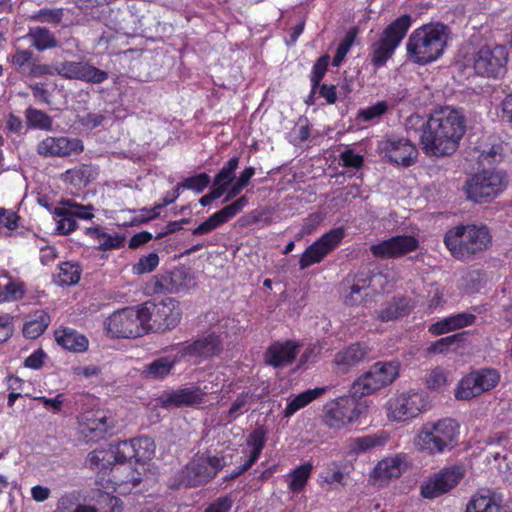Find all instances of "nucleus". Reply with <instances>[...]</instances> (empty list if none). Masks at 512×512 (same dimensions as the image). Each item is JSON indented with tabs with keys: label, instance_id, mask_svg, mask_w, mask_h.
<instances>
[{
	"label": "nucleus",
	"instance_id": "obj_1",
	"mask_svg": "<svg viewBox=\"0 0 512 512\" xmlns=\"http://www.w3.org/2000/svg\"><path fill=\"white\" fill-rule=\"evenodd\" d=\"M408 133H419V144L427 156L452 155L466 132V119L462 111L449 106L434 110L424 119L410 115L405 123Z\"/></svg>",
	"mask_w": 512,
	"mask_h": 512
},
{
	"label": "nucleus",
	"instance_id": "obj_2",
	"mask_svg": "<svg viewBox=\"0 0 512 512\" xmlns=\"http://www.w3.org/2000/svg\"><path fill=\"white\" fill-rule=\"evenodd\" d=\"M443 243L454 259L470 262L488 249L492 235L486 225L459 224L445 232Z\"/></svg>",
	"mask_w": 512,
	"mask_h": 512
},
{
	"label": "nucleus",
	"instance_id": "obj_3",
	"mask_svg": "<svg viewBox=\"0 0 512 512\" xmlns=\"http://www.w3.org/2000/svg\"><path fill=\"white\" fill-rule=\"evenodd\" d=\"M448 36L447 26L440 22H431L414 29L406 43L408 58L417 65L436 61L446 49Z\"/></svg>",
	"mask_w": 512,
	"mask_h": 512
},
{
	"label": "nucleus",
	"instance_id": "obj_4",
	"mask_svg": "<svg viewBox=\"0 0 512 512\" xmlns=\"http://www.w3.org/2000/svg\"><path fill=\"white\" fill-rule=\"evenodd\" d=\"M460 426L452 418L424 424L415 438L416 446L429 454L452 450L458 443Z\"/></svg>",
	"mask_w": 512,
	"mask_h": 512
},
{
	"label": "nucleus",
	"instance_id": "obj_5",
	"mask_svg": "<svg viewBox=\"0 0 512 512\" xmlns=\"http://www.w3.org/2000/svg\"><path fill=\"white\" fill-rule=\"evenodd\" d=\"M141 312L146 333L171 331L182 319L180 303L171 297L160 301L148 300L141 304Z\"/></svg>",
	"mask_w": 512,
	"mask_h": 512
},
{
	"label": "nucleus",
	"instance_id": "obj_6",
	"mask_svg": "<svg viewBox=\"0 0 512 512\" xmlns=\"http://www.w3.org/2000/svg\"><path fill=\"white\" fill-rule=\"evenodd\" d=\"M413 23L409 14H403L394 19L382 31L379 39L372 44L371 64L382 68L392 58L396 49L406 37Z\"/></svg>",
	"mask_w": 512,
	"mask_h": 512
},
{
	"label": "nucleus",
	"instance_id": "obj_7",
	"mask_svg": "<svg viewBox=\"0 0 512 512\" xmlns=\"http://www.w3.org/2000/svg\"><path fill=\"white\" fill-rule=\"evenodd\" d=\"M141 304L114 311L104 321L106 335L112 339L137 338L146 334Z\"/></svg>",
	"mask_w": 512,
	"mask_h": 512
},
{
	"label": "nucleus",
	"instance_id": "obj_8",
	"mask_svg": "<svg viewBox=\"0 0 512 512\" xmlns=\"http://www.w3.org/2000/svg\"><path fill=\"white\" fill-rule=\"evenodd\" d=\"M225 466L223 456L197 453L181 472V481L187 487L205 485L216 477Z\"/></svg>",
	"mask_w": 512,
	"mask_h": 512
},
{
	"label": "nucleus",
	"instance_id": "obj_9",
	"mask_svg": "<svg viewBox=\"0 0 512 512\" xmlns=\"http://www.w3.org/2000/svg\"><path fill=\"white\" fill-rule=\"evenodd\" d=\"M506 186L504 173L484 170L474 174L465 185L467 198L476 203H487L496 198Z\"/></svg>",
	"mask_w": 512,
	"mask_h": 512
},
{
	"label": "nucleus",
	"instance_id": "obj_10",
	"mask_svg": "<svg viewBox=\"0 0 512 512\" xmlns=\"http://www.w3.org/2000/svg\"><path fill=\"white\" fill-rule=\"evenodd\" d=\"M428 407V396L424 392L409 391L391 397L386 403L387 418L394 422H405L418 417Z\"/></svg>",
	"mask_w": 512,
	"mask_h": 512
},
{
	"label": "nucleus",
	"instance_id": "obj_11",
	"mask_svg": "<svg viewBox=\"0 0 512 512\" xmlns=\"http://www.w3.org/2000/svg\"><path fill=\"white\" fill-rule=\"evenodd\" d=\"M509 50L505 45H485L473 55V69L482 77L499 78L505 75Z\"/></svg>",
	"mask_w": 512,
	"mask_h": 512
},
{
	"label": "nucleus",
	"instance_id": "obj_12",
	"mask_svg": "<svg viewBox=\"0 0 512 512\" xmlns=\"http://www.w3.org/2000/svg\"><path fill=\"white\" fill-rule=\"evenodd\" d=\"M373 276L369 270L348 273L339 285L343 303L349 307L364 305L376 292L371 288Z\"/></svg>",
	"mask_w": 512,
	"mask_h": 512
},
{
	"label": "nucleus",
	"instance_id": "obj_13",
	"mask_svg": "<svg viewBox=\"0 0 512 512\" xmlns=\"http://www.w3.org/2000/svg\"><path fill=\"white\" fill-rule=\"evenodd\" d=\"M113 457L110 446L107 449H96L87 455L85 465L89 469L102 474L103 477L111 475L109 480L115 484L130 483L133 486L140 484V474L136 473L130 465L125 468L129 470L128 475L126 477H121L120 468L116 467Z\"/></svg>",
	"mask_w": 512,
	"mask_h": 512
},
{
	"label": "nucleus",
	"instance_id": "obj_14",
	"mask_svg": "<svg viewBox=\"0 0 512 512\" xmlns=\"http://www.w3.org/2000/svg\"><path fill=\"white\" fill-rule=\"evenodd\" d=\"M501 376L494 368H481L465 375L459 382L455 397L458 400H470L494 389Z\"/></svg>",
	"mask_w": 512,
	"mask_h": 512
},
{
	"label": "nucleus",
	"instance_id": "obj_15",
	"mask_svg": "<svg viewBox=\"0 0 512 512\" xmlns=\"http://www.w3.org/2000/svg\"><path fill=\"white\" fill-rule=\"evenodd\" d=\"M361 409L351 394L339 397L325 406L323 422L330 429L341 430L348 424L358 421Z\"/></svg>",
	"mask_w": 512,
	"mask_h": 512
},
{
	"label": "nucleus",
	"instance_id": "obj_16",
	"mask_svg": "<svg viewBox=\"0 0 512 512\" xmlns=\"http://www.w3.org/2000/svg\"><path fill=\"white\" fill-rule=\"evenodd\" d=\"M345 237V229L343 227H336L325 234L319 239L310 244L299 259V268L304 270L314 264L322 262L331 252H333L342 242Z\"/></svg>",
	"mask_w": 512,
	"mask_h": 512
},
{
	"label": "nucleus",
	"instance_id": "obj_17",
	"mask_svg": "<svg viewBox=\"0 0 512 512\" xmlns=\"http://www.w3.org/2000/svg\"><path fill=\"white\" fill-rule=\"evenodd\" d=\"M378 150L390 163L402 167H410L418 157V149L409 139L397 136H386L378 144Z\"/></svg>",
	"mask_w": 512,
	"mask_h": 512
},
{
	"label": "nucleus",
	"instance_id": "obj_18",
	"mask_svg": "<svg viewBox=\"0 0 512 512\" xmlns=\"http://www.w3.org/2000/svg\"><path fill=\"white\" fill-rule=\"evenodd\" d=\"M183 360L198 361L219 356L223 350V341L216 332L206 333L192 342L176 345Z\"/></svg>",
	"mask_w": 512,
	"mask_h": 512
},
{
	"label": "nucleus",
	"instance_id": "obj_19",
	"mask_svg": "<svg viewBox=\"0 0 512 512\" xmlns=\"http://www.w3.org/2000/svg\"><path fill=\"white\" fill-rule=\"evenodd\" d=\"M195 285V278L189 268L184 265L175 267L171 271L165 272L154 277L152 283V292L160 293H179L187 291Z\"/></svg>",
	"mask_w": 512,
	"mask_h": 512
},
{
	"label": "nucleus",
	"instance_id": "obj_20",
	"mask_svg": "<svg viewBox=\"0 0 512 512\" xmlns=\"http://www.w3.org/2000/svg\"><path fill=\"white\" fill-rule=\"evenodd\" d=\"M56 73L64 79L101 84L109 77L108 72L85 61H62L55 66Z\"/></svg>",
	"mask_w": 512,
	"mask_h": 512
},
{
	"label": "nucleus",
	"instance_id": "obj_21",
	"mask_svg": "<svg viewBox=\"0 0 512 512\" xmlns=\"http://www.w3.org/2000/svg\"><path fill=\"white\" fill-rule=\"evenodd\" d=\"M406 468V454L398 453L384 457L377 462L375 467L369 473V482L378 487L388 486L393 480L400 478Z\"/></svg>",
	"mask_w": 512,
	"mask_h": 512
},
{
	"label": "nucleus",
	"instance_id": "obj_22",
	"mask_svg": "<svg viewBox=\"0 0 512 512\" xmlns=\"http://www.w3.org/2000/svg\"><path fill=\"white\" fill-rule=\"evenodd\" d=\"M418 248L419 240L415 236L403 234L371 245L370 252L375 258L395 259L414 252Z\"/></svg>",
	"mask_w": 512,
	"mask_h": 512
},
{
	"label": "nucleus",
	"instance_id": "obj_23",
	"mask_svg": "<svg viewBox=\"0 0 512 512\" xmlns=\"http://www.w3.org/2000/svg\"><path fill=\"white\" fill-rule=\"evenodd\" d=\"M83 151L84 145L81 139L66 136H47L36 147L37 154L44 158H65L79 155Z\"/></svg>",
	"mask_w": 512,
	"mask_h": 512
},
{
	"label": "nucleus",
	"instance_id": "obj_24",
	"mask_svg": "<svg viewBox=\"0 0 512 512\" xmlns=\"http://www.w3.org/2000/svg\"><path fill=\"white\" fill-rule=\"evenodd\" d=\"M463 477L464 470L461 466L455 465L444 468L428 482L421 485V496L426 499L439 497L457 486Z\"/></svg>",
	"mask_w": 512,
	"mask_h": 512
},
{
	"label": "nucleus",
	"instance_id": "obj_25",
	"mask_svg": "<svg viewBox=\"0 0 512 512\" xmlns=\"http://www.w3.org/2000/svg\"><path fill=\"white\" fill-rule=\"evenodd\" d=\"M205 396L206 392L200 386L192 385L162 394L157 398V404L164 409L191 407L202 404Z\"/></svg>",
	"mask_w": 512,
	"mask_h": 512
},
{
	"label": "nucleus",
	"instance_id": "obj_26",
	"mask_svg": "<svg viewBox=\"0 0 512 512\" xmlns=\"http://www.w3.org/2000/svg\"><path fill=\"white\" fill-rule=\"evenodd\" d=\"M299 347L294 340L274 341L264 352V361L274 368L290 365L296 359Z\"/></svg>",
	"mask_w": 512,
	"mask_h": 512
},
{
	"label": "nucleus",
	"instance_id": "obj_27",
	"mask_svg": "<svg viewBox=\"0 0 512 512\" xmlns=\"http://www.w3.org/2000/svg\"><path fill=\"white\" fill-rule=\"evenodd\" d=\"M79 424L85 437L102 438L113 428L112 421L103 410L86 411L80 414Z\"/></svg>",
	"mask_w": 512,
	"mask_h": 512
},
{
	"label": "nucleus",
	"instance_id": "obj_28",
	"mask_svg": "<svg viewBox=\"0 0 512 512\" xmlns=\"http://www.w3.org/2000/svg\"><path fill=\"white\" fill-rule=\"evenodd\" d=\"M173 348L176 349V353L158 357L144 366L143 374L146 378L162 380L174 370L178 363L183 361L177 346L175 345Z\"/></svg>",
	"mask_w": 512,
	"mask_h": 512
},
{
	"label": "nucleus",
	"instance_id": "obj_29",
	"mask_svg": "<svg viewBox=\"0 0 512 512\" xmlns=\"http://www.w3.org/2000/svg\"><path fill=\"white\" fill-rule=\"evenodd\" d=\"M369 351L365 342L352 343L334 355L333 364L347 370L363 362L368 357Z\"/></svg>",
	"mask_w": 512,
	"mask_h": 512
},
{
	"label": "nucleus",
	"instance_id": "obj_30",
	"mask_svg": "<svg viewBox=\"0 0 512 512\" xmlns=\"http://www.w3.org/2000/svg\"><path fill=\"white\" fill-rule=\"evenodd\" d=\"M54 336L57 344L65 350L83 353L88 349L87 337L73 328L60 327L55 330Z\"/></svg>",
	"mask_w": 512,
	"mask_h": 512
},
{
	"label": "nucleus",
	"instance_id": "obj_31",
	"mask_svg": "<svg viewBox=\"0 0 512 512\" xmlns=\"http://www.w3.org/2000/svg\"><path fill=\"white\" fill-rule=\"evenodd\" d=\"M413 308L414 304L411 298L405 296L393 297L378 311V319L382 322L393 321L409 315Z\"/></svg>",
	"mask_w": 512,
	"mask_h": 512
},
{
	"label": "nucleus",
	"instance_id": "obj_32",
	"mask_svg": "<svg viewBox=\"0 0 512 512\" xmlns=\"http://www.w3.org/2000/svg\"><path fill=\"white\" fill-rule=\"evenodd\" d=\"M386 387L370 368L358 377L350 387L349 393L356 399L371 395Z\"/></svg>",
	"mask_w": 512,
	"mask_h": 512
},
{
	"label": "nucleus",
	"instance_id": "obj_33",
	"mask_svg": "<svg viewBox=\"0 0 512 512\" xmlns=\"http://www.w3.org/2000/svg\"><path fill=\"white\" fill-rule=\"evenodd\" d=\"M313 471V464L308 461L296 466L286 476L285 482L290 492L301 493L307 486Z\"/></svg>",
	"mask_w": 512,
	"mask_h": 512
},
{
	"label": "nucleus",
	"instance_id": "obj_34",
	"mask_svg": "<svg viewBox=\"0 0 512 512\" xmlns=\"http://www.w3.org/2000/svg\"><path fill=\"white\" fill-rule=\"evenodd\" d=\"M328 390V387H316L313 389H307L298 395L294 396L293 398L289 399L287 402V405L283 411V415L286 418H290L293 416L297 411L300 409L306 407L310 403H312L317 398L321 397L323 394L326 393Z\"/></svg>",
	"mask_w": 512,
	"mask_h": 512
},
{
	"label": "nucleus",
	"instance_id": "obj_35",
	"mask_svg": "<svg viewBox=\"0 0 512 512\" xmlns=\"http://www.w3.org/2000/svg\"><path fill=\"white\" fill-rule=\"evenodd\" d=\"M500 503L489 490H480L472 495L465 512H500Z\"/></svg>",
	"mask_w": 512,
	"mask_h": 512
},
{
	"label": "nucleus",
	"instance_id": "obj_36",
	"mask_svg": "<svg viewBox=\"0 0 512 512\" xmlns=\"http://www.w3.org/2000/svg\"><path fill=\"white\" fill-rule=\"evenodd\" d=\"M60 204L61 206L54 210L56 216H72L75 220H91L94 218V207L90 204L83 205L73 199H64Z\"/></svg>",
	"mask_w": 512,
	"mask_h": 512
},
{
	"label": "nucleus",
	"instance_id": "obj_37",
	"mask_svg": "<svg viewBox=\"0 0 512 512\" xmlns=\"http://www.w3.org/2000/svg\"><path fill=\"white\" fill-rule=\"evenodd\" d=\"M267 428L265 426H257L246 437V446L249 449V456L246 459L251 464H255L260 458L267 442Z\"/></svg>",
	"mask_w": 512,
	"mask_h": 512
},
{
	"label": "nucleus",
	"instance_id": "obj_38",
	"mask_svg": "<svg viewBox=\"0 0 512 512\" xmlns=\"http://www.w3.org/2000/svg\"><path fill=\"white\" fill-rule=\"evenodd\" d=\"M51 318L48 312L43 309L35 311L30 315L28 321L24 323L23 335L28 339H37L48 328Z\"/></svg>",
	"mask_w": 512,
	"mask_h": 512
},
{
	"label": "nucleus",
	"instance_id": "obj_39",
	"mask_svg": "<svg viewBox=\"0 0 512 512\" xmlns=\"http://www.w3.org/2000/svg\"><path fill=\"white\" fill-rule=\"evenodd\" d=\"M31 45L39 52L56 48L58 40L55 35L46 27H31L27 33Z\"/></svg>",
	"mask_w": 512,
	"mask_h": 512
},
{
	"label": "nucleus",
	"instance_id": "obj_40",
	"mask_svg": "<svg viewBox=\"0 0 512 512\" xmlns=\"http://www.w3.org/2000/svg\"><path fill=\"white\" fill-rule=\"evenodd\" d=\"M82 268L77 262L64 261L58 265L55 282L60 286H71L79 282Z\"/></svg>",
	"mask_w": 512,
	"mask_h": 512
},
{
	"label": "nucleus",
	"instance_id": "obj_41",
	"mask_svg": "<svg viewBox=\"0 0 512 512\" xmlns=\"http://www.w3.org/2000/svg\"><path fill=\"white\" fill-rule=\"evenodd\" d=\"M109 446L114 456L113 459L116 467L121 468V466L127 463L131 464L133 460L138 463L132 439L120 441L115 445L111 444Z\"/></svg>",
	"mask_w": 512,
	"mask_h": 512
},
{
	"label": "nucleus",
	"instance_id": "obj_42",
	"mask_svg": "<svg viewBox=\"0 0 512 512\" xmlns=\"http://www.w3.org/2000/svg\"><path fill=\"white\" fill-rule=\"evenodd\" d=\"M239 161L238 156L231 157L215 175L212 185L225 193L228 186L235 179V171L239 166Z\"/></svg>",
	"mask_w": 512,
	"mask_h": 512
},
{
	"label": "nucleus",
	"instance_id": "obj_43",
	"mask_svg": "<svg viewBox=\"0 0 512 512\" xmlns=\"http://www.w3.org/2000/svg\"><path fill=\"white\" fill-rule=\"evenodd\" d=\"M385 442V437L376 434L355 437L348 440V449L351 453L359 455L375 447L382 446Z\"/></svg>",
	"mask_w": 512,
	"mask_h": 512
},
{
	"label": "nucleus",
	"instance_id": "obj_44",
	"mask_svg": "<svg viewBox=\"0 0 512 512\" xmlns=\"http://www.w3.org/2000/svg\"><path fill=\"white\" fill-rule=\"evenodd\" d=\"M330 60V55L325 53L321 55L313 64L311 72L309 74V80L311 85L309 98H312L313 95L317 93V87H319V84H321L323 78L325 77L328 71Z\"/></svg>",
	"mask_w": 512,
	"mask_h": 512
},
{
	"label": "nucleus",
	"instance_id": "obj_45",
	"mask_svg": "<svg viewBox=\"0 0 512 512\" xmlns=\"http://www.w3.org/2000/svg\"><path fill=\"white\" fill-rule=\"evenodd\" d=\"M468 332H458L449 336L442 337L432 342L427 348L428 355L445 354L454 344L462 343L466 340Z\"/></svg>",
	"mask_w": 512,
	"mask_h": 512
},
{
	"label": "nucleus",
	"instance_id": "obj_46",
	"mask_svg": "<svg viewBox=\"0 0 512 512\" xmlns=\"http://www.w3.org/2000/svg\"><path fill=\"white\" fill-rule=\"evenodd\" d=\"M25 118L29 128L45 131L52 129V118L42 110L28 107L25 110Z\"/></svg>",
	"mask_w": 512,
	"mask_h": 512
},
{
	"label": "nucleus",
	"instance_id": "obj_47",
	"mask_svg": "<svg viewBox=\"0 0 512 512\" xmlns=\"http://www.w3.org/2000/svg\"><path fill=\"white\" fill-rule=\"evenodd\" d=\"M371 369L385 385H390L399 376V365L394 362H377Z\"/></svg>",
	"mask_w": 512,
	"mask_h": 512
},
{
	"label": "nucleus",
	"instance_id": "obj_48",
	"mask_svg": "<svg viewBox=\"0 0 512 512\" xmlns=\"http://www.w3.org/2000/svg\"><path fill=\"white\" fill-rule=\"evenodd\" d=\"M356 35H357V30L356 29H350L345 34L343 39L338 44V47H337L336 52H335V55H334V57L332 59V66L339 67L342 64V62L344 61L346 55L348 54V52L350 51L352 45L355 42Z\"/></svg>",
	"mask_w": 512,
	"mask_h": 512
},
{
	"label": "nucleus",
	"instance_id": "obj_49",
	"mask_svg": "<svg viewBox=\"0 0 512 512\" xmlns=\"http://www.w3.org/2000/svg\"><path fill=\"white\" fill-rule=\"evenodd\" d=\"M64 180L74 185H87L93 178V171L87 165L69 169L63 174Z\"/></svg>",
	"mask_w": 512,
	"mask_h": 512
},
{
	"label": "nucleus",
	"instance_id": "obj_50",
	"mask_svg": "<svg viewBox=\"0 0 512 512\" xmlns=\"http://www.w3.org/2000/svg\"><path fill=\"white\" fill-rule=\"evenodd\" d=\"M137 453V462H145L151 459L155 451L154 441L148 436H140L132 439Z\"/></svg>",
	"mask_w": 512,
	"mask_h": 512
},
{
	"label": "nucleus",
	"instance_id": "obj_51",
	"mask_svg": "<svg viewBox=\"0 0 512 512\" xmlns=\"http://www.w3.org/2000/svg\"><path fill=\"white\" fill-rule=\"evenodd\" d=\"M210 181V176L203 172L185 178L182 182L179 183V186L181 188L191 190L195 193H201L208 187Z\"/></svg>",
	"mask_w": 512,
	"mask_h": 512
},
{
	"label": "nucleus",
	"instance_id": "obj_52",
	"mask_svg": "<svg viewBox=\"0 0 512 512\" xmlns=\"http://www.w3.org/2000/svg\"><path fill=\"white\" fill-rule=\"evenodd\" d=\"M248 205V198L246 196H240L231 204L224 206L222 209L217 211L221 220L225 224L230 219L239 214Z\"/></svg>",
	"mask_w": 512,
	"mask_h": 512
},
{
	"label": "nucleus",
	"instance_id": "obj_53",
	"mask_svg": "<svg viewBox=\"0 0 512 512\" xmlns=\"http://www.w3.org/2000/svg\"><path fill=\"white\" fill-rule=\"evenodd\" d=\"M248 205V198L246 196H240L231 204L224 206L222 209L217 211L221 220L225 224L230 219L239 214Z\"/></svg>",
	"mask_w": 512,
	"mask_h": 512
},
{
	"label": "nucleus",
	"instance_id": "obj_54",
	"mask_svg": "<svg viewBox=\"0 0 512 512\" xmlns=\"http://www.w3.org/2000/svg\"><path fill=\"white\" fill-rule=\"evenodd\" d=\"M159 265V257L155 252L139 258L138 262L133 265V272L137 275H142L154 271Z\"/></svg>",
	"mask_w": 512,
	"mask_h": 512
},
{
	"label": "nucleus",
	"instance_id": "obj_55",
	"mask_svg": "<svg viewBox=\"0 0 512 512\" xmlns=\"http://www.w3.org/2000/svg\"><path fill=\"white\" fill-rule=\"evenodd\" d=\"M98 243V249L101 251L120 249L125 245V236L118 233L110 234L103 232Z\"/></svg>",
	"mask_w": 512,
	"mask_h": 512
},
{
	"label": "nucleus",
	"instance_id": "obj_56",
	"mask_svg": "<svg viewBox=\"0 0 512 512\" xmlns=\"http://www.w3.org/2000/svg\"><path fill=\"white\" fill-rule=\"evenodd\" d=\"M388 110V105L385 101H379L376 104L369 106L365 109H360L357 114V119L364 122H370L383 114Z\"/></svg>",
	"mask_w": 512,
	"mask_h": 512
},
{
	"label": "nucleus",
	"instance_id": "obj_57",
	"mask_svg": "<svg viewBox=\"0 0 512 512\" xmlns=\"http://www.w3.org/2000/svg\"><path fill=\"white\" fill-rule=\"evenodd\" d=\"M454 331L472 326L477 321V316L469 311L449 315Z\"/></svg>",
	"mask_w": 512,
	"mask_h": 512
},
{
	"label": "nucleus",
	"instance_id": "obj_58",
	"mask_svg": "<svg viewBox=\"0 0 512 512\" xmlns=\"http://www.w3.org/2000/svg\"><path fill=\"white\" fill-rule=\"evenodd\" d=\"M2 289L7 302L21 300L26 292L25 284L15 280H10Z\"/></svg>",
	"mask_w": 512,
	"mask_h": 512
},
{
	"label": "nucleus",
	"instance_id": "obj_59",
	"mask_svg": "<svg viewBox=\"0 0 512 512\" xmlns=\"http://www.w3.org/2000/svg\"><path fill=\"white\" fill-rule=\"evenodd\" d=\"M223 221L217 212L208 217L204 222L192 230L194 236L205 235L223 225Z\"/></svg>",
	"mask_w": 512,
	"mask_h": 512
},
{
	"label": "nucleus",
	"instance_id": "obj_60",
	"mask_svg": "<svg viewBox=\"0 0 512 512\" xmlns=\"http://www.w3.org/2000/svg\"><path fill=\"white\" fill-rule=\"evenodd\" d=\"M312 125L305 118L300 121L291 132L292 139L290 140L293 144H300L307 141L311 136Z\"/></svg>",
	"mask_w": 512,
	"mask_h": 512
},
{
	"label": "nucleus",
	"instance_id": "obj_61",
	"mask_svg": "<svg viewBox=\"0 0 512 512\" xmlns=\"http://www.w3.org/2000/svg\"><path fill=\"white\" fill-rule=\"evenodd\" d=\"M14 316L9 313L0 315V344L7 342L14 334Z\"/></svg>",
	"mask_w": 512,
	"mask_h": 512
},
{
	"label": "nucleus",
	"instance_id": "obj_62",
	"mask_svg": "<svg viewBox=\"0 0 512 512\" xmlns=\"http://www.w3.org/2000/svg\"><path fill=\"white\" fill-rule=\"evenodd\" d=\"M20 215L12 209L0 207V224L10 231L19 227Z\"/></svg>",
	"mask_w": 512,
	"mask_h": 512
},
{
	"label": "nucleus",
	"instance_id": "obj_63",
	"mask_svg": "<svg viewBox=\"0 0 512 512\" xmlns=\"http://www.w3.org/2000/svg\"><path fill=\"white\" fill-rule=\"evenodd\" d=\"M233 506V499L230 495L216 498L204 510V512H230Z\"/></svg>",
	"mask_w": 512,
	"mask_h": 512
},
{
	"label": "nucleus",
	"instance_id": "obj_64",
	"mask_svg": "<svg viewBox=\"0 0 512 512\" xmlns=\"http://www.w3.org/2000/svg\"><path fill=\"white\" fill-rule=\"evenodd\" d=\"M447 379L441 368L433 369L426 378V386L431 390H439L446 385Z\"/></svg>",
	"mask_w": 512,
	"mask_h": 512
}]
</instances>
